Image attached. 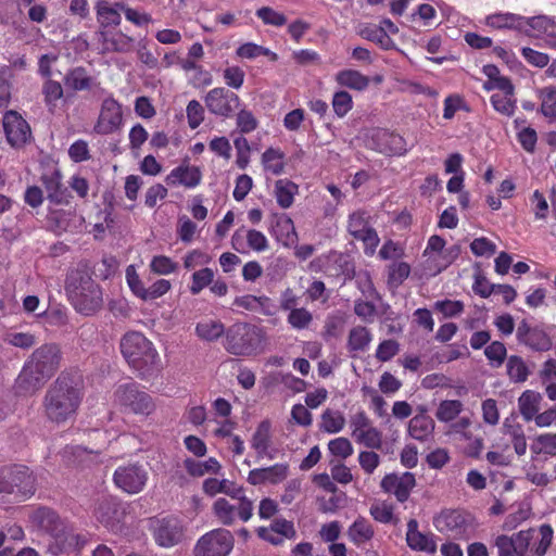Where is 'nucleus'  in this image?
Returning <instances> with one entry per match:
<instances>
[{
    "mask_svg": "<svg viewBox=\"0 0 556 556\" xmlns=\"http://www.w3.org/2000/svg\"><path fill=\"white\" fill-rule=\"evenodd\" d=\"M122 123L123 112L121 103L112 96L105 98L101 103L93 131L98 135H111L121 128Z\"/></svg>",
    "mask_w": 556,
    "mask_h": 556,
    "instance_id": "17",
    "label": "nucleus"
},
{
    "mask_svg": "<svg viewBox=\"0 0 556 556\" xmlns=\"http://www.w3.org/2000/svg\"><path fill=\"white\" fill-rule=\"evenodd\" d=\"M263 341L262 330L248 323H236L225 332L224 348L237 356L256 354Z\"/></svg>",
    "mask_w": 556,
    "mask_h": 556,
    "instance_id": "6",
    "label": "nucleus"
},
{
    "mask_svg": "<svg viewBox=\"0 0 556 556\" xmlns=\"http://www.w3.org/2000/svg\"><path fill=\"white\" fill-rule=\"evenodd\" d=\"M368 146L370 149L388 156H400L407 152V143L404 137L384 128L372 130Z\"/></svg>",
    "mask_w": 556,
    "mask_h": 556,
    "instance_id": "16",
    "label": "nucleus"
},
{
    "mask_svg": "<svg viewBox=\"0 0 556 556\" xmlns=\"http://www.w3.org/2000/svg\"><path fill=\"white\" fill-rule=\"evenodd\" d=\"M485 24L495 29H517L525 27V16L510 12H498L490 14L485 18Z\"/></svg>",
    "mask_w": 556,
    "mask_h": 556,
    "instance_id": "33",
    "label": "nucleus"
},
{
    "mask_svg": "<svg viewBox=\"0 0 556 556\" xmlns=\"http://www.w3.org/2000/svg\"><path fill=\"white\" fill-rule=\"evenodd\" d=\"M203 100L207 111L222 118L232 117L241 102L237 93L225 87L211 89Z\"/></svg>",
    "mask_w": 556,
    "mask_h": 556,
    "instance_id": "12",
    "label": "nucleus"
},
{
    "mask_svg": "<svg viewBox=\"0 0 556 556\" xmlns=\"http://www.w3.org/2000/svg\"><path fill=\"white\" fill-rule=\"evenodd\" d=\"M185 468L192 477H202L205 473H217L220 470V464L214 457L200 462L192 458L185 460Z\"/></svg>",
    "mask_w": 556,
    "mask_h": 556,
    "instance_id": "44",
    "label": "nucleus"
},
{
    "mask_svg": "<svg viewBox=\"0 0 556 556\" xmlns=\"http://www.w3.org/2000/svg\"><path fill=\"white\" fill-rule=\"evenodd\" d=\"M236 125L241 134H251L258 127V121L251 111L241 109L236 115Z\"/></svg>",
    "mask_w": 556,
    "mask_h": 556,
    "instance_id": "61",
    "label": "nucleus"
},
{
    "mask_svg": "<svg viewBox=\"0 0 556 556\" xmlns=\"http://www.w3.org/2000/svg\"><path fill=\"white\" fill-rule=\"evenodd\" d=\"M540 540L533 544L532 551L536 556H544L552 545L554 530L551 525L543 523L539 527Z\"/></svg>",
    "mask_w": 556,
    "mask_h": 556,
    "instance_id": "56",
    "label": "nucleus"
},
{
    "mask_svg": "<svg viewBox=\"0 0 556 556\" xmlns=\"http://www.w3.org/2000/svg\"><path fill=\"white\" fill-rule=\"evenodd\" d=\"M125 278L132 294L143 301L147 288L140 279L135 265H128L126 267Z\"/></svg>",
    "mask_w": 556,
    "mask_h": 556,
    "instance_id": "58",
    "label": "nucleus"
},
{
    "mask_svg": "<svg viewBox=\"0 0 556 556\" xmlns=\"http://www.w3.org/2000/svg\"><path fill=\"white\" fill-rule=\"evenodd\" d=\"M202 172L198 166H191L182 163L173 168L166 177V182L169 186H184L188 189H193L201 184Z\"/></svg>",
    "mask_w": 556,
    "mask_h": 556,
    "instance_id": "25",
    "label": "nucleus"
},
{
    "mask_svg": "<svg viewBox=\"0 0 556 556\" xmlns=\"http://www.w3.org/2000/svg\"><path fill=\"white\" fill-rule=\"evenodd\" d=\"M43 103L48 112L54 114L58 110V102L64 97V89L60 81L46 79L41 87Z\"/></svg>",
    "mask_w": 556,
    "mask_h": 556,
    "instance_id": "37",
    "label": "nucleus"
},
{
    "mask_svg": "<svg viewBox=\"0 0 556 556\" xmlns=\"http://www.w3.org/2000/svg\"><path fill=\"white\" fill-rule=\"evenodd\" d=\"M541 100V113L551 121H556V87L546 86L538 91Z\"/></svg>",
    "mask_w": 556,
    "mask_h": 556,
    "instance_id": "46",
    "label": "nucleus"
},
{
    "mask_svg": "<svg viewBox=\"0 0 556 556\" xmlns=\"http://www.w3.org/2000/svg\"><path fill=\"white\" fill-rule=\"evenodd\" d=\"M493 109L502 115L513 116L516 111V99L514 94L493 93L490 98Z\"/></svg>",
    "mask_w": 556,
    "mask_h": 556,
    "instance_id": "50",
    "label": "nucleus"
},
{
    "mask_svg": "<svg viewBox=\"0 0 556 556\" xmlns=\"http://www.w3.org/2000/svg\"><path fill=\"white\" fill-rule=\"evenodd\" d=\"M67 300L76 312L91 316L103 305L102 289L86 268L71 269L64 283Z\"/></svg>",
    "mask_w": 556,
    "mask_h": 556,
    "instance_id": "4",
    "label": "nucleus"
},
{
    "mask_svg": "<svg viewBox=\"0 0 556 556\" xmlns=\"http://www.w3.org/2000/svg\"><path fill=\"white\" fill-rule=\"evenodd\" d=\"M2 126L5 139L12 148H23L31 138L29 124L14 110L4 113Z\"/></svg>",
    "mask_w": 556,
    "mask_h": 556,
    "instance_id": "14",
    "label": "nucleus"
},
{
    "mask_svg": "<svg viewBox=\"0 0 556 556\" xmlns=\"http://www.w3.org/2000/svg\"><path fill=\"white\" fill-rule=\"evenodd\" d=\"M433 430L434 421L430 416L426 414L416 415L408 422L409 435L420 442L429 440L433 433Z\"/></svg>",
    "mask_w": 556,
    "mask_h": 556,
    "instance_id": "35",
    "label": "nucleus"
},
{
    "mask_svg": "<svg viewBox=\"0 0 556 556\" xmlns=\"http://www.w3.org/2000/svg\"><path fill=\"white\" fill-rule=\"evenodd\" d=\"M29 522L33 527L48 534H55L63 527L59 514L49 507L40 506L29 515Z\"/></svg>",
    "mask_w": 556,
    "mask_h": 556,
    "instance_id": "24",
    "label": "nucleus"
},
{
    "mask_svg": "<svg viewBox=\"0 0 556 556\" xmlns=\"http://www.w3.org/2000/svg\"><path fill=\"white\" fill-rule=\"evenodd\" d=\"M271 445V422L265 419L258 424L251 439V447L258 458L273 459L275 454L269 451Z\"/></svg>",
    "mask_w": 556,
    "mask_h": 556,
    "instance_id": "28",
    "label": "nucleus"
},
{
    "mask_svg": "<svg viewBox=\"0 0 556 556\" xmlns=\"http://www.w3.org/2000/svg\"><path fill=\"white\" fill-rule=\"evenodd\" d=\"M542 396L539 392L533 390H526L518 399L519 413L526 421H531L535 418L540 410Z\"/></svg>",
    "mask_w": 556,
    "mask_h": 556,
    "instance_id": "36",
    "label": "nucleus"
},
{
    "mask_svg": "<svg viewBox=\"0 0 556 556\" xmlns=\"http://www.w3.org/2000/svg\"><path fill=\"white\" fill-rule=\"evenodd\" d=\"M346 535L355 546L361 547L369 543L374 535L375 529L369 520L359 516L349 527Z\"/></svg>",
    "mask_w": 556,
    "mask_h": 556,
    "instance_id": "31",
    "label": "nucleus"
},
{
    "mask_svg": "<svg viewBox=\"0 0 556 556\" xmlns=\"http://www.w3.org/2000/svg\"><path fill=\"white\" fill-rule=\"evenodd\" d=\"M64 86L74 92L88 91L94 85V79L84 66L70 68L64 78Z\"/></svg>",
    "mask_w": 556,
    "mask_h": 556,
    "instance_id": "30",
    "label": "nucleus"
},
{
    "mask_svg": "<svg viewBox=\"0 0 556 556\" xmlns=\"http://www.w3.org/2000/svg\"><path fill=\"white\" fill-rule=\"evenodd\" d=\"M372 340V334L364 326L353 327L349 332L348 350L350 352L365 351Z\"/></svg>",
    "mask_w": 556,
    "mask_h": 556,
    "instance_id": "42",
    "label": "nucleus"
},
{
    "mask_svg": "<svg viewBox=\"0 0 556 556\" xmlns=\"http://www.w3.org/2000/svg\"><path fill=\"white\" fill-rule=\"evenodd\" d=\"M525 26H529L533 31H536L534 36H546L556 27V21L546 15L525 17Z\"/></svg>",
    "mask_w": 556,
    "mask_h": 556,
    "instance_id": "52",
    "label": "nucleus"
},
{
    "mask_svg": "<svg viewBox=\"0 0 556 556\" xmlns=\"http://www.w3.org/2000/svg\"><path fill=\"white\" fill-rule=\"evenodd\" d=\"M94 516L105 528L116 532L122 529L126 516V507L116 497L102 496L98 501Z\"/></svg>",
    "mask_w": 556,
    "mask_h": 556,
    "instance_id": "15",
    "label": "nucleus"
},
{
    "mask_svg": "<svg viewBox=\"0 0 556 556\" xmlns=\"http://www.w3.org/2000/svg\"><path fill=\"white\" fill-rule=\"evenodd\" d=\"M233 545L235 538L229 530L213 529L198 539L193 547V556H228Z\"/></svg>",
    "mask_w": 556,
    "mask_h": 556,
    "instance_id": "10",
    "label": "nucleus"
},
{
    "mask_svg": "<svg viewBox=\"0 0 556 556\" xmlns=\"http://www.w3.org/2000/svg\"><path fill=\"white\" fill-rule=\"evenodd\" d=\"M61 456L63 463L68 467H88L97 459L98 453L79 445H67L62 450Z\"/></svg>",
    "mask_w": 556,
    "mask_h": 556,
    "instance_id": "29",
    "label": "nucleus"
},
{
    "mask_svg": "<svg viewBox=\"0 0 556 556\" xmlns=\"http://www.w3.org/2000/svg\"><path fill=\"white\" fill-rule=\"evenodd\" d=\"M348 231L355 239L364 243L366 255H372L379 244L377 231L369 226L365 212H354L349 216Z\"/></svg>",
    "mask_w": 556,
    "mask_h": 556,
    "instance_id": "13",
    "label": "nucleus"
},
{
    "mask_svg": "<svg viewBox=\"0 0 556 556\" xmlns=\"http://www.w3.org/2000/svg\"><path fill=\"white\" fill-rule=\"evenodd\" d=\"M114 400L125 414L149 417L156 410L152 395L135 381L119 384L114 392Z\"/></svg>",
    "mask_w": 556,
    "mask_h": 556,
    "instance_id": "7",
    "label": "nucleus"
},
{
    "mask_svg": "<svg viewBox=\"0 0 556 556\" xmlns=\"http://www.w3.org/2000/svg\"><path fill=\"white\" fill-rule=\"evenodd\" d=\"M84 393L67 374H61L47 390L42 407L46 418L56 425L73 419L81 404Z\"/></svg>",
    "mask_w": 556,
    "mask_h": 556,
    "instance_id": "2",
    "label": "nucleus"
},
{
    "mask_svg": "<svg viewBox=\"0 0 556 556\" xmlns=\"http://www.w3.org/2000/svg\"><path fill=\"white\" fill-rule=\"evenodd\" d=\"M332 108L338 117H344L353 108L352 96L345 90L334 92Z\"/></svg>",
    "mask_w": 556,
    "mask_h": 556,
    "instance_id": "60",
    "label": "nucleus"
},
{
    "mask_svg": "<svg viewBox=\"0 0 556 556\" xmlns=\"http://www.w3.org/2000/svg\"><path fill=\"white\" fill-rule=\"evenodd\" d=\"M97 21L99 23V30H106L108 27L118 26L122 22L119 8L116 7V2L112 5L106 0H99L96 3Z\"/></svg>",
    "mask_w": 556,
    "mask_h": 556,
    "instance_id": "32",
    "label": "nucleus"
},
{
    "mask_svg": "<svg viewBox=\"0 0 556 556\" xmlns=\"http://www.w3.org/2000/svg\"><path fill=\"white\" fill-rule=\"evenodd\" d=\"M406 543L413 551L434 553L437 544L431 533H422L418 530V521L409 519L407 521Z\"/></svg>",
    "mask_w": 556,
    "mask_h": 556,
    "instance_id": "27",
    "label": "nucleus"
},
{
    "mask_svg": "<svg viewBox=\"0 0 556 556\" xmlns=\"http://www.w3.org/2000/svg\"><path fill=\"white\" fill-rule=\"evenodd\" d=\"M149 480L146 467L138 463H127L118 466L113 473L114 485L122 492L135 495L142 492Z\"/></svg>",
    "mask_w": 556,
    "mask_h": 556,
    "instance_id": "11",
    "label": "nucleus"
},
{
    "mask_svg": "<svg viewBox=\"0 0 556 556\" xmlns=\"http://www.w3.org/2000/svg\"><path fill=\"white\" fill-rule=\"evenodd\" d=\"M149 266L150 270L156 275H169L177 269V263L165 255L153 256Z\"/></svg>",
    "mask_w": 556,
    "mask_h": 556,
    "instance_id": "62",
    "label": "nucleus"
},
{
    "mask_svg": "<svg viewBox=\"0 0 556 556\" xmlns=\"http://www.w3.org/2000/svg\"><path fill=\"white\" fill-rule=\"evenodd\" d=\"M36 492V477L24 465H12L0 468V502L9 495L17 500H26Z\"/></svg>",
    "mask_w": 556,
    "mask_h": 556,
    "instance_id": "5",
    "label": "nucleus"
},
{
    "mask_svg": "<svg viewBox=\"0 0 556 556\" xmlns=\"http://www.w3.org/2000/svg\"><path fill=\"white\" fill-rule=\"evenodd\" d=\"M14 74L12 73L11 66L5 64L0 65V111L5 109L12 97V79Z\"/></svg>",
    "mask_w": 556,
    "mask_h": 556,
    "instance_id": "48",
    "label": "nucleus"
},
{
    "mask_svg": "<svg viewBox=\"0 0 556 556\" xmlns=\"http://www.w3.org/2000/svg\"><path fill=\"white\" fill-rule=\"evenodd\" d=\"M355 441L367 448L380 450L382 447V433L371 426L366 431L359 433Z\"/></svg>",
    "mask_w": 556,
    "mask_h": 556,
    "instance_id": "59",
    "label": "nucleus"
},
{
    "mask_svg": "<svg viewBox=\"0 0 556 556\" xmlns=\"http://www.w3.org/2000/svg\"><path fill=\"white\" fill-rule=\"evenodd\" d=\"M320 418V430L326 433H338L345 427V417L340 410L327 408Z\"/></svg>",
    "mask_w": 556,
    "mask_h": 556,
    "instance_id": "43",
    "label": "nucleus"
},
{
    "mask_svg": "<svg viewBox=\"0 0 556 556\" xmlns=\"http://www.w3.org/2000/svg\"><path fill=\"white\" fill-rule=\"evenodd\" d=\"M287 321L293 329L302 330L308 328L313 321V315L305 307H296L289 312Z\"/></svg>",
    "mask_w": 556,
    "mask_h": 556,
    "instance_id": "55",
    "label": "nucleus"
},
{
    "mask_svg": "<svg viewBox=\"0 0 556 556\" xmlns=\"http://www.w3.org/2000/svg\"><path fill=\"white\" fill-rule=\"evenodd\" d=\"M435 529L454 540H468L475 530V518L463 509H443L433 519Z\"/></svg>",
    "mask_w": 556,
    "mask_h": 556,
    "instance_id": "8",
    "label": "nucleus"
},
{
    "mask_svg": "<svg viewBox=\"0 0 556 556\" xmlns=\"http://www.w3.org/2000/svg\"><path fill=\"white\" fill-rule=\"evenodd\" d=\"M463 410V403L458 400L442 401L435 412L438 420L448 422L455 419Z\"/></svg>",
    "mask_w": 556,
    "mask_h": 556,
    "instance_id": "51",
    "label": "nucleus"
},
{
    "mask_svg": "<svg viewBox=\"0 0 556 556\" xmlns=\"http://www.w3.org/2000/svg\"><path fill=\"white\" fill-rule=\"evenodd\" d=\"M188 126L197 129L204 121V108L198 100H191L186 108Z\"/></svg>",
    "mask_w": 556,
    "mask_h": 556,
    "instance_id": "64",
    "label": "nucleus"
},
{
    "mask_svg": "<svg viewBox=\"0 0 556 556\" xmlns=\"http://www.w3.org/2000/svg\"><path fill=\"white\" fill-rule=\"evenodd\" d=\"M148 529L155 544L164 548L181 543L186 531L184 521L173 515L150 518Z\"/></svg>",
    "mask_w": 556,
    "mask_h": 556,
    "instance_id": "9",
    "label": "nucleus"
},
{
    "mask_svg": "<svg viewBox=\"0 0 556 556\" xmlns=\"http://www.w3.org/2000/svg\"><path fill=\"white\" fill-rule=\"evenodd\" d=\"M225 332L224 324L219 320H203L195 326L197 336L205 341H215Z\"/></svg>",
    "mask_w": 556,
    "mask_h": 556,
    "instance_id": "47",
    "label": "nucleus"
},
{
    "mask_svg": "<svg viewBox=\"0 0 556 556\" xmlns=\"http://www.w3.org/2000/svg\"><path fill=\"white\" fill-rule=\"evenodd\" d=\"M299 193V186L288 178L278 179L274 186V195L281 208H289L294 203V197Z\"/></svg>",
    "mask_w": 556,
    "mask_h": 556,
    "instance_id": "34",
    "label": "nucleus"
},
{
    "mask_svg": "<svg viewBox=\"0 0 556 556\" xmlns=\"http://www.w3.org/2000/svg\"><path fill=\"white\" fill-rule=\"evenodd\" d=\"M269 231L277 242L285 247H291L298 242L293 220L285 213L271 214Z\"/></svg>",
    "mask_w": 556,
    "mask_h": 556,
    "instance_id": "22",
    "label": "nucleus"
},
{
    "mask_svg": "<svg viewBox=\"0 0 556 556\" xmlns=\"http://www.w3.org/2000/svg\"><path fill=\"white\" fill-rule=\"evenodd\" d=\"M99 42L102 46L103 53L117 52L127 53L131 50L134 39L122 31H98Z\"/></svg>",
    "mask_w": 556,
    "mask_h": 556,
    "instance_id": "26",
    "label": "nucleus"
},
{
    "mask_svg": "<svg viewBox=\"0 0 556 556\" xmlns=\"http://www.w3.org/2000/svg\"><path fill=\"white\" fill-rule=\"evenodd\" d=\"M381 489L393 494L396 500L404 503L408 500L409 494L416 485L415 475L406 471L401 476L396 473H388L381 480Z\"/></svg>",
    "mask_w": 556,
    "mask_h": 556,
    "instance_id": "19",
    "label": "nucleus"
},
{
    "mask_svg": "<svg viewBox=\"0 0 556 556\" xmlns=\"http://www.w3.org/2000/svg\"><path fill=\"white\" fill-rule=\"evenodd\" d=\"M62 179L63 175L59 168L45 170L39 178L46 190L47 199L56 205L68 204L72 198Z\"/></svg>",
    "mask_w": 556,
    "mask_h": 556,
    "instance_id": "18",
    "label": "nucleus"
},
{
    "mask_svg": "<svg viewBox=\"0 0 556 556\" xmlns=\"http://www.w3.org/2000/svg\"><path fill=\"white\" fill-rule=\"evenodd\" d=\"M255 15L263 22L264 25L281 27L287 23V16L273 9L271 7H262L256 10Z\"/></svg>",
    "mask_w": 556,
    "mask_h": 556,
    "instance_id": "54",
    "label": "nucleus"
},
{
    "mask_svg": "<svg viewBox=\"0 0 556 556\" xmlns=\"http://www.w3.org/2000/svg\"><path fill=\"white\" fill-rule=\"evenodd\" d=\"M214 516L224 526H232L238 517V503L231 504L225 497H218L212 507Z\"/></svg>",
    "mask_w": 556,
    "mask_h": 556,
    "instance_id": "41",
    "label": "nucleus"
},
{
    "mask_svg": "<svg viewBox=\"0 0 556 556\" xmlns=\"http://www.w3.org/2000/svg\"><path fill=\"white\" fill-rule=\"evenodd\" d=\"M62 359L61 349L55 343L37 348L24 363L15 380L18 393L34 394L58 371Z\"/></svg>",
    "mask_w": 556,
    "mask_h": 556,
    "instance_id": "1",
    "label": "nucleus"
},
{
    "mask_svg": "<svg viewBox=\"0 0 556 556\" xmlns=\"http://www.w3.org/2000/svg\"><path fill=\"white\" fill-rule=\"evenodd\" d=\"M214 271L212 268L204 267L195 270L191 276L190 293L198 295L203 289L213 282Z\"/></svg>",
    "mask_w": 556,
    "mask_h": 556,
    "instance_id": "53",
    "label": "nucleus"
},
{
    "mask_svg": "<svg viewBox=\"0 0 556 556\" xmlns=\"http://www.w3.org/2000/svg\"><path fill=\"white\" fill-rule=\"evenodd\" d=\"M336 81L353 90L363 91L369 86V78L356 70H342L336 74Z\"/></svg>",
    "mask_w": 556,
    "mask_h": 556,
    "instance_id": "40",
    "label": "nucleus"
},
{
    "mask_svg": "<svg viewBox=\"0 0 556 556\" xmlns=\"http://www.w3.org/2000/svg\"><path fill=\"white\" fill-rule=\"evenodd\" d=\"M53 541L49 544L48 552L53 556L80 553L86 544L85 536L72 531H64L63 527L55 534H51Z\"/></svg>",
    "mask_w": 556,
    "mask_h": 556,
    "instance_id": "20",
    "label": "nucleus"
},
{
    "mask_svg": "<svg viewBox=\"0 0 556 556\" xmlns=\"http://www.w3.org/2000/svg\"><path fill=\"white\" fill-rule=\"evenodd\" d=\"M285 153L280 149L273 147L266 149L261 159L264 170L275 176H279L285 173Z\"/></svg>",
    "mask_w": 556,
    "mask_h": 556,
    "instance_id": "39",
    "label": "nucleus"
},
{
    "mask_svg": "<svg viewBox=\"0 0 556 556\" xmlns=\"http://www.w3.org/2000/svg\"><path fill=\"white\" fill-rule=\"evenodd\" d=\"M506 370L510 381L515 383H522L527 381L530 370L522 357L518 355H510L507 358Z\"/></svg>",
    "mask_w": 556,
    "mask_h": 556,
    "instance_id": "45",
    "label": "nucleus"
},
{
    "mask_svg": "<svg viewBox=\"0 0 556 556\" xmlns=\"http://www.w3.org/2000/svg\"><path fill=\"white\" fill-rule=\"evenodd\" d=\"M506 433L511 437L514 450L517 455L521 456L527 451V441L523 429L520 425H508L507 420L504 422Z\"/></svg>",
    "mask_w": 556,
    "mask_h": 556,
    "instance_id": "57",
    "label": "nucleus"
},
{
    "mask_svg": "<svg viewBox=\"0 0 556 556\" xmlns=\"http://www.w3.org/2000/svg\"><path fill=\"white\" fill-rule=\"evenodd\" d=\"M119 349L128 366L140 379H149L161 370L160 355L142 332H126L121 339Z\"/></svg>",
    "mask_w": 556,
    "mask_h": 556,
    "instance_id": "3",
    "label": "nucleus"
},
{
    "mask_svg": "<svg viewBox=\"0 0 556 556\" xmlns=\"http://www.w3.org/2000/svg\"><path fill=\"white\" fill-rule=\"evenodd\" d=\"M517 339L533 351H548L552 348V339L540 327H531L522 320L517 328Z\"/></svg>",
    "mask_w": 556,
    "mask_h": 556,
    "instance_id": "21",
    "label": "nucleus"
},
{
    "mask_svg": "<svg viewBox=\"0 0 556 556\" xmlns=\"http://www.w3.org/2000/svg\"><path fill=\"white\" fill-rule=\"evenodd\" d=\"M358 34L364 39L377 43L383 50H390L394 47V41L387 34L383 26L366 24L359 29Z\"/></svg>",
    "mask_w": 556,
    "mask_h": 556,
    "instance_id": "38",
    "label": "nucleus"
},
{
    "mask_svg": "<svg viewBox=\"0 0 556 556\" xmlns=\"http://www.w3.org/2000/svg\"><path fill=\"white\" fill-rule=\"evenodd\" d=\"M226 495L238 502V518L243 522L249 521L253 516L254 507L253 502L244 495L243 489H228Z\"/></svg>",
    "mask_w": 556,
    "mask_h": 556,
    "instance_id": "49",
    "label": "nucleus"
},
{
    "mask_svg": "<svg viewBox=\"0 0 556 556\" xmlns=\"http://www.w3.org/2000/svg\"><path fill=\"white\" fill-rule=\"evenodd\" d=\"M244 241H247L249 249L256 252H263L268 249L266 236L256 229H237L231 238L232 248L238 252H244Z\"/></svg>",
    "mask_w": 556,
    "mask_h": 556,
    "instance_id": "23",
    "label": "nucleus"
},
{
    "mask_svg": "<svg viewBox=\"0 0 556 556\" xmlns=\"http://www.w3.org/2000/svg\"><path fill=\"white\" fill-rule=\"evenodd\" d=\"M328 448L333 456L340 457L342 459H346L354 452L352 443L350 442L349 439L344 437H339L333 440H330V442L328 443Z\"/></svg>",
    "mask_w": 556,
    "mask_h": 556,
    "instance_id": "63",
    "label": "nucleus"
}]
</instances>
